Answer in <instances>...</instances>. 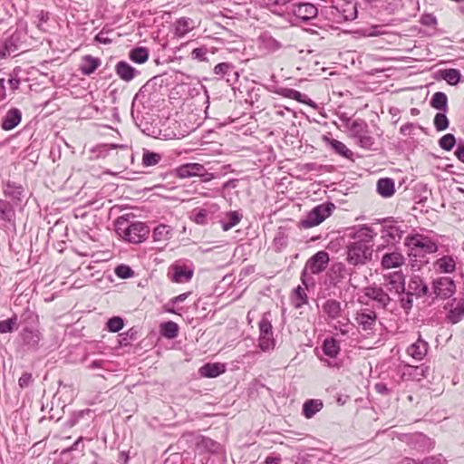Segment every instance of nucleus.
Wrapping results in <instances>:
<instances>
[{
    "label": "nucleus",
    "mask_w": 464,
    "mask_h": 464,
    "mask_svg": "<svg viewBox=\"0 0 464 464\" xmlns=\"http://www.w3.org/2000/svg\"><path fill=\"white\" fill-rule=\"evenodd\" d=\"M376 233L368 226H362L352 236L353 241L346 246L345 260L353 266H362L372 260V240Z\"/></svg>",
    "instance_id": "obj_1"
},
{
    "label": "nucleus",
    "mask_w": 464,
    "mask_h": 464,
    "mask_svg": "<svg viewBox=\"0 0 464 464\" xmlns=\"http://www.w3.org/2000/svg\"><path fill=\"white\" fill-rule=\"evenodd\" d=\"M404 244L409 248L411 267L417 270L429 263L427 255L436 253L439 249L437 243L430 237L418 233L407 236Z\"/></svg>",
    "instance_id": "obj_2"
},
{
    "label": "nucleus",
    "mask_w": 464,
    "mask_h": 464,
    "mask_svg": "<svg viewBox=\"0 0 464 464\" xmlns=\"http://www.w3.org/2000/svg\"><path fill=\"white\" fill-rule=\"evenodd\" d=\"M116 232L126 241L138 244L145 240L150 233L149 227L140 221L130 223L128 219L121 217L116 221Z\"/></svg>",
    "instance_id": "obj_3"
},
{
    "label": "nucleus",
    "mask_w": 464,
    "mask_h": 464,
    "mask_svg": "<svg viewBox=\"0 0 464 464\" xmlns=\"http://www.w3.org/2000/svg\"><path fill=\"white\" fill-rule=\"evenodd\" d=\"M318 14L317 7L311 3H294L286 6L284 15L292 24L308 22Z\"/></svg>",
    "instance_id": "obj_4"
},
{
    "label": "nucleus",
    "mask_w": 464,
    "mask_h": 464,
    "mask_svg": "<svg viewBox=\"0 0 464 464\" xmlns=\"http://www.w3.org/2000/svg\"><path fill=\"white\" fill-rule=\"evenodd\" d=\"M330 14L336 23L353 21L357 17V2L355 0H333Z\"/></svg>",
    "instance_id": "obj_5"
},
{
    "label": "nucleus",
    "mask_w": 464,
    "mask_h": 464,
    "mask_svg": "<svg viewBox=\"0 0 464 464\" xmlns=\"http://www.w3.org/2000/svg\"><path fill=\"white\" fill-rule=\"evenodd\" d=\"M258 347L260 350L263 352L274 350L276 346V340L274 339L272 314L269 311L263 314L258 323Z\"/></svg>",
    "instance_id": "obj_6"
},
{
    "label": "nucleus",
    "mask_w": 464,
    "mask_h": 464,
    "mask_svg": "<svg viewBox=\"0 0 464 464\" xmlns=\"http://www.w3.org/2000/svg\"><path fill=\"white\" fill-rule=\"evenodd\" d=\"M334 208L335 206L332 202L317 205L301 220L300 226L304 228L318 226L332 214Z\"/></svg>",
    "instance_id": "obj_7"
},
{
    "label": "nucleus",
    "mask_w": 464,
    "mask_h": 464,
    "mask_svg": "<svg viewBox=\"0 0 464 464\" xmlns=\"http://www.w3.org/2000/svg\"><path fill=\"white\" fill-rule=\"evenodd\" d=\"M24 34L19 31L14 32L8 37L0 41V58L4 59L11 55H15L23 46Z\"/></svg>",
    "instance_id": "obj_8"
},
{
    "label": "nucleus",
    "mask_w": 464,
    "mask_h": 464,
    "mask_svg": "<svg viewBox=\"0 0 464 464\" xmlns=\"http://www.w3.org/2000/svg\"><path fill=\"white\" fill-rule=\"evenodd\" d=\"M432 291L436 298L449 299L456 292V284L450 277L440 276L432 281Z\"/></svg>",
    "instance_id": "obj_9"
},
{
    "label": "nucleus",
    "mask_w": 464,
    "mask_h": 464,
    "mask_svg": "<svg viewBox=\"0 0 464 464\" xmlns=\"http://www.w3.org/2000/svg\"><path fill=\"white\" fill-rule=\"evenodd\" d=\"M382 286L387 293L401 295L405 293V276L401 271L384 275Z\"/></svg>",
    "instance_id": "obj_10"
},
{
    "label": "nucleus",
    "mask_w": 464,
    "mask_h": 464,
    "mask_svg": "<svg viewBox=\"0 0 464 464\" xmlns=\"http://www.w3.org/2000/svg\"><path fill=\"white\" fill-rule=\"evenodd\" d=\"M363 293L366 297L376 302L378 307L381 308H386L392 301V298L384 287L375 283L365 287Z\"/></svg>",
    "instance_id": "obj_11"
},
{
    "label": "nucleus",
    "mask_w": 464,
    "mask_h": 464,
    "mask_svg": "<svg viewBox=\"0 0 464 464\" xmlns=\"http://www.w3.org/2000/svg\"><path fill=\"white\" fill-rule=\"evenodd\" d=\"M329 261V254L324 250H321L313 255L306 261L304 266L311 275H318L326 269Z\"/></svg>",
    "instance_id": "obj_12"
},
{
    "label": "nucleus",
    "mask_w": 464,
    "mask_h": 464,
    "mask_svg": "<svg viewBox=\"0 0 464 464\" xmlns=\"http://www.w3.org/2000/svg\"><path fill=\"white\" fill-rule=\"evenodd\" d=\"M448 309L446 321L451 324L459 323L464 316V299H453L451 303H448L445 306Z\"/></svg>",
    "instance_id": "obj_13"
},
{
    "label": "nucleus",
    "mask_w": 464,
    "mask_h": 464,
    "mask_svg": "<svg viewBox=\"0 0 464 464\" xmlns=\"http://www.w3.org/2000/svg\"><path fill=\"white\" fill-rule=\"evenodd\" d=\"M322 311L326 315L327 323L337 321L340 319L344 312L341 302L335 299H327L322 304Z\"/></svg>",
    "instance_id": "obj_14"
},
{
    "label": "nucleus",
    "mask_w": 464,
    "mask_h": 464,
    "mask_svg": "<svg viewBox=\"0 0 464 464\" xmlns=\"http://www.w3.org/2000/svg\"><path fill=\"white\" fill-rule=\"evenodd\" d=\"M213 72L220 78L225 79L229 85L234 84L238 79L236 67L231 63L225 62L217 64L213 69Z\"/></svg>",
    "instance_id": "obj_15"
},
{
    "label": "nucleus",
    "mask_w": 464,
    "mask_h": 464,
    "mask_svg": "<svg viewBox=\"0 0 464 464\" xmlns=\"http://www.w3.org/2000/svg\"><path fill=\"white\" fill-rule=\"evenodd\" d=\"M433 268L437 274H453L457 268V257L445 255L433 263Z\"/></svg>",
    "instance_id": "obj_16"
},
{
    "label": "nucleus",
    "mask_w": 464,
    "mask_h": 464,
    "mask_svg": "<svg viewBox=\"0 0 464 464\" xmlns=\"http://www.w3.org/2000/svg\"><path fill=\"white\" fill-rule=\"evenodd\" d=\"M176 176L188 179L195 176H204L206 168L200 163H186L176 169Z\"/></svg>",
    "instance_id": "obj_17"
},
{
    "label": "nucleus",
    "mask_w": 464,
    "mask_h": 464,
    "mask_svg": "<svg viewBox=\"0 0 464 464\" xmlns=\"http://www.w3.org/2000/svg\"><path fill=\"white\" fill-rule=\"evenodd\" d=\"M3 194L5 198H11V203L14 206H18L22 201L24 188L22 185L8 180L3 186Z\"/></svg>",
    "instance_id": "obj_18"
},
{
    "label": "nucleus",
    "mask_w": 464,
    "mask_h": 464,
    "mask_svg": "<svg viewBox=\"0 0 464 464\" xmlns=\"http://www.w3.org/2000/svg\"><path fill=\"white\" fill-rule=\"evenodd\" d=\"M0 221H3L7 227H15L14 206L3 198H0Z\"/></svg>",
    "instance_id": "obj_19"
},
{
    "label": "nucleus",
    "mask_w": 464,
    "mask_h": 464,
    "mask_svg": "<svg viewBox=\"0 0 464 464\" xmlns=\"http://www.w3.org/2000/svg\"><path fill=\"white\" fill-rule=\"evenodd\" d=\"M408 292L420 298L428 295L430 291L423 278L418 275H413L408 283Z\"/></svg>",
    "instance_id": "obj_20"
},
{
    "label": "nucleus",
    "mask_w": 464,
    "mask_h": 464,
    "mask_svg": "<svg viewBox=\"0 0 464 464\" xmlns=\"http://www.w3.org/2000/svg\"><path fill=\"white\" fill-rule=\"evenodd\" d=\"M355 320L363 331H371L376 324L377 314L374 311L363 310L357 313Z\"/></svg>",
    "instance_id": "obj_21"
},
{
    "label": "nucleus",
    "mask_w": 464,
    "mask_h": 464,
    "mask_svg": "<svg viewBox=\"0 0 464 464\" xmlns=\"http://www.w3.org/2000/svg\"><path fill=\"white\" fill-rule=\"evenodd\" d=\"M405 262V258L399 251L387 252L383 254L381 266L383 269L401 267Z\"/></svg>",
    "instance_id": "obj_22"
},
{
    "label": "nucleus",
    "mask_w": 464,
    "mask_h": 464,
    "mask_svg": "<svg viewBox=\"0 0 464 464\" xmlns=\"http://www.w3.org/2000/svg\"><path fill=\"white\" fill-rule=\"evenodd\" d=\"M428 349V343L420 336L415 343L407 348V354L416 361H421L426 356Z\"/></svg>",
    "instance_id": "obj_23"
},
{
    "label": "nucleus",
    "mask_w": 464,
    "mask_h": 464,
    "mask_svg": "<svg viewBox=\"0 0 464 464\" xmlns=\"http://www.w3.org/2000/svg\"><path fill=\"white\" fill-rule=\"evenodd\" d=\"M428 367L423 365H405L402 371V379L420 382L427 377Z\"/></svg>",
    "instance_id": "obj_24"
},
{
    "label": "nucleus",
    "mask_w": 464,
    "mask_h": 464,
    "mask_svg": "<svg viewBox=\"0 0 464 464\" xmlns=\"http://www.w3.org/2000/svg\"><path fill=\"white\" fill-rule=\"evenodd\" d=\"M115 72L124 82L133 80L139 72L125 61H120L115 65Z\"/></svg>",
    "instance_id": "obj_25"
},
{
    "label": "nucleus",
    "mask_w": 464,
    "mask_h": 464,
    "mask_svg": "<svg viewBox=\"0 0 464 464\" xmlns=\"http://www.w3.org/2000/svg\"><path fill=\"white\" fill-rule=\"evenodd\" d=\"M22 121V113L20 110L13 108L9 110L4 117L1 128L4 130H12L14 129Z\"/></svg>",
    "instance_id": "obj_26"
},
{
    "label": "nucleus",
    "mask_w": 464,
    "mask_h": 464,
    "mask_svg": "<svg viewBox=\"0 0 464 464\" xmlns=\"http://www.w3.org/2000/svg\"><path fill=\"white\" fill-rule=\"evenodd\" d=\"M259 47L268 53H275L283 47V44L268 34H263L258 37Z\"/></svg>",
    "instance_id": "obj_27"
},
{
    "label": "nucleus",
    "mask_w": 464,
    "mask_h": 464,
    "mask_svg": "<svg viewBox=\"0 0 464 464\" xmlns=\"http://www.w3.org/2000/svg\"><path fill=\"white\" fill-rule=\"evenodd\" d=\"M101 64L102 61L100 58L87 54L82 59L80 70L83 75H91Z\"/></svg>",
    "instance_id": "obj_28"
},
{
    "label": "nucleus",
    "mask_w": 464,
    "mask_h": 464,
    "mask_svg": "<svg viewBox=\"0 0 464 464\" xmlns=\"http://www.w3.org/2000/svg\"><path fill=\"white\" fill-rule=\"evenodd\" d=\"M226 367L222 363L208 362L199 368V373L203 377L215 378L225 372Z\"/></svg>",
    "instance_id": "obj_29"
},
{
    "label": "nucleus",
    "mask_w": 464,
    "mask_h": 464,
    "mask_svg": "<svg viewBox=\"0 0 464 464\" xmlns=\"http://www.w3.org/2000/svg\"><path fill=\"white\" fill-rule=\"evenodd\" d=\"M324 407L323 401L320 399H309L303 404V415L306 419H312Z\"/></svg>",
    "instance_id": "obj_30"
},
{
    "label": "nucleus",
    "mask_w": 464,
    "mask_h": 464,
    "mask_svg": "<svg viewBox=\"0 0 464 464\" xmlns=\"http://www.w3.org/2000/svg\"><path fill=\"white\" fill-rule=\"evenodd\" d=\"M270 11L276 14L284 16L286 12V6L290 5V0H259Z\"/></svg>",
    "instance_id": "obj_31"
},
{
    "label": "nucleus",
    "mask_w": 464,
    "mask_h": 464,
    "mask_svg": "<svg viewBox=\"0 0 464 464\" xmlns=\"http://www.w3.org/2000/svg\"><path fill=\"white\" fill-rule=\"evenodd\" d=\"M243 216L238 211L230 210L225 213L224 218L220 220L223 231H228L237 226L242 219Z\"/></svg>",
    "instance_id": "obj_32"
},
{
    "label": "nucleus",
    "mask_w": 464,
    "mask_h": 464,
    "mask_svg": "<svg viewBox=\"0 0 464 464\" xmlns=\"http://www.w3.org/2000/svg\"><path fill=\"white\" fill-rule=\"evenodd\" d=\"M21 335L24 343L27 346L34 349H36L38 347L39 342L41 340V334L38 330H34L25 327L22 331Z\"/></svg>",
    "instance_id": "obj_33"
},
{
    "label": "nucleus",
    "mask_w": 464,
    "mask_h": 464,
    "mask_svg": "<svg viewBox=\"0 0 464 464\" xmlns=\"http://www.w3.org/2000/svg\"><path fill=\"white\" fill-rule=\"evenodd\" d=\"M437 79H442L450 85H456L460 82L461 73L458 69H443L437 72Z\"/></svg>",
    "instance_id": "obj_34"
},
{
    "label": "nucleus",
    "mask_w": 464,
    "mask_h": 464,
    "mask_svg": "<svg viewBox=\"0 0 464 464\" xmlns=\"http://www.w3.org/2000/svg\"><path fill=\"white\" fill-rule=\"evenodd\" d=\"M323 352L330 358H335L341 351L339 342L334 338H326L322 346Z\"/></svg>",
    "instance_id": "obj_35"
},
{
    "label": "nucleus",
    "mask_w": 464,
    "mask_h": 464,
    "mask_svg": "<svg viewBox=\"0 0 464 464\" xmlns=\"http://www.w3.org/2000/svg\"><path fill=\"white\" fill-rule=\"evenodd\" d=\"M377 191L383 198L392 197L394 192V182L390 178L381 179L377 182Z\"/></svg>",
    "instance_id": "obj_36"
},
{
    "label": "nucleus",
    "mask_w": 464,
    "mask_h": 464,
    "mask_svg": "<svg viewBox=\"0 0 464 464\" xmlns=\"http://www.w3.org/2000/svg\"><path fill=\"white\" fill-rule=\"evenodd\" d=\"M173 236V229L170 226L160 224L157 226L152 234L154 241H167Z\"/></svg>",
    "instance_id": "obj_37"
},
{
    "label": "nucleus",
    "mask_w": 464,
    "mask_h": 464,
    "mask_svg": "<svg viewBox=\"0 0 464 464\" xmlns=\"http://www.w3.org/2000/svg\"><path fill=\"white\" fill-rule=\"evenodd\" d=\"M430 106L440 111L446 113L448 111V97L442 92H437L432 95Z\"/></svg>",
    "instance_id": "obj_38"
},
{
    "label": "nucleus",
    "mask_w": 464,
    "mask_h": 464,
    "mask_svg": "<svg viewBox=\"0 0 464 464\" xmlns=\"http://www.w3.org/2000/svg\"><path fill=\"white\" fill-rule=\"evenodd\" d=\"M198 450H203L211 453H218L220 450V444L208 437H200L197 441Z\"/></svg>",
    "instance_id": "obj_39"
},
{
    "label": "nucleus",
    "mask_w": 464,
    "mask_h": 464,
    "mask_svg": "<svg viewBox=\"0 0 464 464\" xmlns=\"http://www.w3.org/2000/svg\"><path fill=\"white\" fill-rule=\"evenodd\" d=\"M160 334L168 339H174L179 334V325L172 321L165 322L160 324Z\"/></svg>",
    "instance_id": "obj_40"
},
{
    "label": "nucleus",
    "mask_w": 464,
    "mask_h": 464,
    "mask_svg": "<svg viewBox=\"0 0 464 464\" xmlns=\"http://www.w3.org/2000/svg\"><path fill=\"white\" fill-rule=\"evenodd\" d=\"M356 144L364 150H372L375 144V139L372 136L369 128L354 139Z\"/></svg>",
    "instance_id": "obj_41"
},
{
    "label": "nucleus",
    "mask_w": 464,
    "mask_h": 464,
    "mask_svg": "<svg viewBox=\"0 0 464 464\" xmlns=\"http://www.w3.org/2000/svg\"><path fill=\"white\" fill-rule=\"evenodd\" d=\"M193 276V271L180 266L174 267L172 281L176 283L188 282Z\"/></svg>",
    "instance_id": "obj_42"
},
{
    "label": "nucleus",
    "mask_w": 464,
    "mask_h": 464,
    "mask_svg": "<svg viewBox=\"0 0 464 464\" xmlns=\"http://www.w3.org/2000/svg\"><path fill=\"white\" fill-rule=\"evenodd\" d=\"M331 271L334 277L338 281L353 275V270L347 268L346 266L342 262L334 263L331 267Z\"/></svg>",
    "instance_id": "obj_43"
},
{
    "label": "nucleus",
    "mask_w": 464,
    "mask_h": 464,
    "mask_svg": "<svg viewBox=\"0 0 464 464\" xmlns=\"http://www.w3.org/2000/svg\"><path fill=\"white\" fill-rule=\"evenodd\" d=\"M162 160V155L160 153L153 152L149 150L143 149L142 153V165L144 167H152L156 166Z\"/></svg>",
    "instance_id": "obj_44"
},
{
    "label": "nucleus",
    "mask_w": 464,
    "mask_h": 464,
    "mask_svg": "<svg viewBox=\"0 0 464 464\" xmlns=\"http://www.w3.org/2000/svg\"><path fill=\"white\" fill-rule=\"evenodd\" d=\"M129 57L132 62L141 64L147 62L149 53L145 47H136L130 52Z\"/></svg>",
    "instance_id": "obj_45"
},
{
    "label": "nucleus",
    "mask_w": 464,
    "mask_h": 464,
    "mask_svg": "<svg viewBox=\"0 0 464 464\" xmlns=\"http://www.w3.org/2000/svg\"><path fill=\"white\" fill-rule=\"evenodd\" d=\"M330 145H331L332 149L339 155H341L348 160H351L353 158V153L342 141L332 139V140H330Z\"/></svg>",
    "instance_id": "obj_46"
},
{
    "label": "nucleus",
    "mask_w": 464,
    "mask_h": 464,
    "mask_svg": "<svg viewBox=\"0 0 464 464\" xmlns=\"http://www.w3.org/2000/svg\"><path fill=\"white\" fill-rule=\"evenodd\" d=\"M368 129V124L364 120L357 119L352 121V123L349 126V130L351 132V136L355 139L360 134H362L363 131H365Z\"/></svg>",
    "instance_id": "obj_47"
},
{
    "label": "nucleus",
    "mask_w": 464,
    "mask_h": 464,
    "mask_svg": "<svg viewBox=\"0 0 464 464\" xmlns=\"http://www.w3.org/2000/svg\"><path fill=\"white\" fill-rule=\"evenodd\" d=\"M433 124L438 131L447 130L449 128L450 121L446 116V113H444L443 111L438 112L434 117Z\"/></svg>",
    "instance_id": "obj_48"
},
{
    "label": "nucleus",
    "mask_w": 464,
    "mask_h": 464,
    "mask_svg": "<svg viewBox=\"0 0 464 464\" xmlns=\"http://www.w3.org/2000/svg\"><path fill=\"white\" fill-rule=\"evenodd\" d=\"M190 30V19L180 18L176 23L175 34L178 36H184Z\"/></svg>",
    "instance_id": "obj_49"
},
{
    "label": "nucleus",
    "mask_w": 464,
    "mask_h": 464,
    "mask_svg": "<svg viewBox=\"0 0 464 464\" xmlns=\"http://www.w3.org/2000/svg\"><path fill=\"white\" fill-rule=\"evenodd\" d=\"M17 324V317L14 315L6 320L0 321V334L12 333Z\"/></svg>",
    "instance_id": "obj_50"
},
{
    "label": "nucleus",
    "mask_w": 464,
    "mask_h": 464,
    "mask_svg": "<svg viewBox=\"0 0 464 464\" xmlns=\"http://www.w3.org/2000/svg\"><path fill=\"white\" fill-rule=\"evenodd\" d=\"M456 144L455 136L451 133L445 134L439 140L440 147L447 151H450Z\"/></svg>",
    "instance_id": "obj_51"
},
{
    "label": "nucleus",
    "mask_w": 464,
    "mask_h": 464,
    "mask_svg": "<svg viewBox=\"0 0 464 464\" xmlns=\"http://www.w3.org/2000/svg\"><path fill=\"white\" fill-rule=\"evenodd\" d=\"M106 325L110 332L118 333L123 328L124 321L120 316H113L108 320Z\"/></svg>",
    "instance_id": "obj_52"
},
{
    "label": "nucleus",
    "mask_w": 464,
    "mask_h": 464,
    "mask_svg": "<svg viewBox=\"0 0 464 464\" xmlns=\"http://www.w3.org/2000/svg\"><path fill=\"white\" fill-rule=\"evenodd\" d=\"M307 303V295L305 289L300 285L295 289V307L300 308L302 305Z\"/></svg>",
    "instance_id": "obj_53"
},
{
    "label": "nucleus",
    "mask_w": 464,
    "mask_h": 464,
    "mask_svg": "<svg viewBox=\"0 0 464 464\" xmlns=\"http://www.w3.org/2000/svg\"><path fill=\"white\" fill-rule=\"evenodd\" d=\"M403 294L404 295L400 298V305L406 313H409L413 305V295L408 291Z\"/></svg>",
    "instance_id": "obj_54"
},
{
    "label": "nucleus",
    "mask_w": 464,
    "mask_h": 464,
    "mask_svg": "<svg viewBox=\"0 0 464 464\" xmlns=\"http://www.w3.org/2000/svg\"><path fill=\"white\" fill-rule=\"evenodd\" d=\"M293 100H295L301 103H304L313 109L317 108V104L314 101H312L307 95L303 94L296 90L294 92Z\"/></svg>",
    "instance_id": "obj_55"
},
{
    "label": "nucleus",
    "mask_w": 464,
    "mask_h": 464,
    "mask_svg": "<svg viewBox=\"0 0 464 464\" xmlns=\"http://www.w3.org/2000/svg\"><path fill=\"white\" fill-rule=\"evenodd\" d=\"M115 274L118 277L126 279L133 276V270L127 265H120L115 268Z\"/></svg>",
    "instance_id": "obj_56"
},
{
    "label": "nucleus",
    "mask_w": 464,
    "mask_h": 464,
    "mask_svg": "<svg viewBox=\"0 0 464 464\" xmlns=\"http://www.w3.org/2000/svg\"><path fill=\"white\" fill-rule=\"evenodd\" d=\"M90 412H91V410H89V409L73 412L72 415L71 416V418L67 420L66 425L69 428L73 427L74 425H76L78 423L80 419L83 418L84 415L89 414Z\"/></svg>",
    "instance_id": "obj_57"
},
{
    "label": "nucleus",
    "mask_w": 464,
    "mask_h": 464,
    "mask_svg": "<svg viewBox=\"0 0 464 464\" xmlns=\"http://www.w3.org/2000/svg\"><path fill=\"white\" fill-rule=\"evenodd\" d=\"M208 49L205 46L195 48L191 52V57L199 62L207 61Z\"/></svg>",
    "instance_id": "obj_58"
},
{
    "label": "nucleus",
    "mask_w": 464,
    "mask_h": 464,
    "mask_svg": "<svg viewBox=\"0 0 464 464\" xmlns=\"http://www.w3.org/2000/svg\"><path fill=\"white\" fill-rule=\"evenodd\" d=\"M149 87V82H147L146 84H144L140 90L139 92L135 94L134 98H133V101H132V103H131V111H130V114H131V117L133 120H135V112H134V110H133V107L135 105V102L142 98L145 97V92H147V89Z\"/></svg>",
    "instance_id": "obj_59"
},
{
    "label": "nucleus",
    "mask_w": 464,
    "mask_h": 464,
    "mask_svg": "<svg viewBox=\"0 0 464 464\" xmlns=\"http://www.w3.org/2000/svg\"><path fill=\"white\" fill-rule=\"evenodd\" d=\"M34 382V378L32 373L24 372L22 376L18 380V385L21 389H25L29 387Z\"/></svg>",
    "instance_id": "obj_60"
},
{
    "label": "nucleus",
    "mask_w": 464,
    "mask_h": 464,
    "mask_svg": "<svg viewBox=\"0 0 464 464\" xmlns=\"http://www.w3.org/2000/svg\"><path fill=\"white\" fill-rule=\"evenodd\" d=\"M301 281L303 285L305 286V288H308L309 286H313L314 285V279L309 273V270H306L305 266L304 267L301 273Z\"/></svg>",
    "instance_id": "obj_61"
},
{
    "label": "nucleus",
    "mask_w": 464,
    "mask_h": 464,
    "mask_svg": "<svg viewBox=\"0 0 464 464\" xmlns=\"http://www.w3.org/2000/svg\"><path fill=\"white\" fill-rule=\"evenodd\" d=\"M400 232L401 231L397 227L391 226L385 229V234L382 236V237H388V239L386 240L387 242H389L390 239L395 240L396 237H398L399 238L401 237Z\"/></svg>",
    "instance_id": "obj_62"
},
{
    "label": "nucleus",
    "mask_w": 464,
    "mask_h": 464,
    "mask_svg": "<svg viewBox=\"0 0 464 464\" xmlns=\"http://www.w3.org/2000/svg\"><path fill=\"white\" fill-rule=\"evenodd\" d=\"M420 464H446V460L440 455L431 456L420 460Z\"/></svg>",
    "instance_id": "obj_63"
},
{
    "label": "nucleus",
    "mask_w": 464,
    "mask_h": 464,
    "mask_svg": "<svg viewBox=\"0 0 464 464\" xmlns=\"http://www.w3.org/2000/svg\"><path fill=\"white\" fill-rule=\"evenodd\" d=\"M208 211L206 209H199L195 214L194 221L198 225H206L208 223Z\"/></svg>",
    "instance_id": "obj_64"
}]
</instances>
